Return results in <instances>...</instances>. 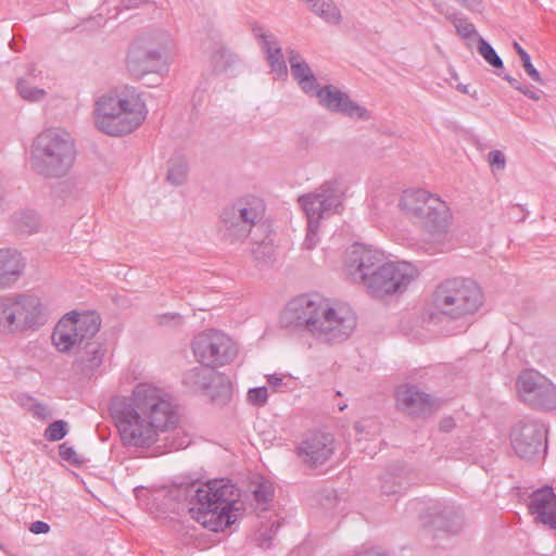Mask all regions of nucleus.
Returning a JSON list of instances; mask_svg holds the SVG:
<instances>
[{"label":"nucleus","instance_id":"1","mask_svg":"<svg viewBox=\"0 0 556 556\" xmlns=\"http://www.w3.org/2000/svg\"><path fill=\"white\" fill-rule=\"evenodd\" d=\"M110 414L122 442L134 447L151 446L159 432L174 429L179 421L172 395L147 382L135 386L130 395L113 397Z\"/></svg>","mask_w":556,"mask_h":556},{"label":"nucleus","instance_id":"2","mask_svg":"<svg viewBox=\"0 0 556 556\" xmlns=\"http://www.w3.org/2000/svg\"><path fill=\"white\" fill-rule=\"evenodd\" d=\"M279 323L290 332L324 343H339L352 333L356 318L349 307L333 306L317 294H303L287 303Z\"/></svg>","mask_w":556,"mask_h":556},{"label":"nucleus","instance_id":"3","mask_svg":"<svg viewBox=\"0 0 556 556\" xmlns=\"http://www.w3.org/2000/svg\"><path fill=\"white\" fill-rule=\"evenodd\" d=\"M344 270L353 282L362 285L377 299L403 293L418 277L413 264L388 262L383 252L362 243H355L346 251Z\"/></svg>","mask_w":556,"mask_h":556},{"label":"nucleus","instance_id":"4","mask_svg":"<svg viewBox=\"0 0 556 556\" xmlns=\"http://www.w3.org/2000/svg\"><path fill=\"white\" fill-rule=\"evenodd\" d=\"M175 488L176 496L189 503L193 518L205 528L217 532L235 523L238 493L230 480L181 482Z\"/></svg>","mask_w":556,"mask_h":556},{"label":"nucleus","instance_id":"5","mask_svg":"<svg viewBox=\"0 0 556 556\" xmlns=\"http://www.w3.org/2000/svg\"><path fill=\"white\" fill-rule=\"evenodd\" d=\"M147 116L141 94L134 88L111 91L94 103L93 119L98 130L121 137L132 132Z\"/></svg>","mask_w":556,"mask_h":556},{"label":"nucleus","instance_id":"6","mask_svg":"<svg viewBox=\"0 0 556 556\" xmlns=\"http://www.w3.org/2000/svg\"><path fill=\"white\" fill-rule=\"evenodd\" d=\"M75 157L74 139L62 128H48L41 131L31 146V167L46 178L65 176L74 165Z\"/></svg>","mask_w":556,"mask_h":556},{"label":"nucleus","instance_id":"7","mask_svg":"<svg viewBox=\"0 0 556 556\" xmlns=\"http://www.w3.org/2000/svg\"><path fill=\"white\" fill-rule=\"evenodd\" d=\"M482 305V289L468 278L445 279L437 286L432 294L434 312L450 319L472 316Z\"/></svg>","mask_w":556,"mask_h":556},{"label":"nucleus","instance_id":"8","mask_svg":"<svg viewBox=\"0 0 556 556\" xmlns=\"http://www.w3.org/2000/svg\"><path fill=\"white\" fill-rule=\"evenodd\" d=\"M47 320V308L37 295L21 293L0 296V333L35 331Z\"/></svg>","mask_w":556,"mask_h":556},{"label":"nucleus","instance_id":"9","mask_svg":"<svg viewBox=\"0 0 556 556\" xmlns=\"http://www.w3.org/2000/svg\"><path fill=\"white\" fill-rule=\"evenodd\" d=\"M265 204L256 197L242 198L227 206L220 214L219 232L222 238L230 243L242 242L253 229L266 232L263 222Z\"/></svg>","mask_w":556,"mask_h":556},{"label":"nucleus","instance_id":"10","mask_svg":"<svg viewBox=\"0 0 556 556\" xmlns=\"http://www.w3.org/2000/svg\"><path fill=\"white\" fill-rule=\"evenodd\" d=\"M170 42V37L165 31L140 37L129 47L126 59L127 71L136 78L167 71L166 52Z\"/></svg>","mask_w":556,"mask_h":556},{"label":"nucleus","instance_id":"11","mask_svg":"<svg viewBox=\"0 0 556 556\" xmlns=\"http://www.w3.org/2000/svg\"><path fill=\"white\" fill-rule=\"evenodd\" d=\"M520 400L538 410L556 409V386L534 369L521 371L516 380Z\"/></svg>","mask_w":556,"mask_h":556},{"label":"nucleus","instance_id":"12","mask_svg":"<svg viewBox=\"0 0 556 556\" xmlns=\"http://www.w3.org/2000/svg\"><path fill=\"white\" fill-rule=\"evenodd\" d=\"M192 351L199 363L211 368L230 363L237 354L232 340L217 330L203 331L194 337Z\"/></svg>","mask_w":556,"mask_h":556},{"label":"nucleus","instance_id":"13","mask_svg":"<svg viewBox=\"0 0 556 556\" xmlns=\"http://www.w3.org/2000/svg\"><path fill=\"white\" fill-rule=\"evenodd\" d=\"M343 192L338 181L323 184L315 191L303 194L299 203L308 222L319 223L320 219L336 213L342 203Z\"/></svg>","mask_w":556,"mask_h":556},{"label":"nucleus","instance_id":"14","mask_svg":"<svg viewBox=\"0 0 556 556\" xmlns=\"http://www.w3.org/2000/svg\"><path fill=\"white\" fill-rule=\"evenodd\" d=\"M182 382L193 392L204 393L212 400L226 401L231 394V384L228 377L204 365L186 371Z\"/></svg>","mask_w":556,"mask_h":556},{"label":"nucleus","instance_id":"15","mask_svg":"<svg viewBox=\"0 0 556 556\" xmlns=\"http://www.w3.org/2000/svg\"><path fill=\"white\" fill-rule=\"evenodd\" d=\"M547 430L538 422H518L511 433L510 442L515 453L526 459H532L546 453Z\"/></svg>","mask_w":556,"mask_h":556},{"label":"nucleus","instance_id":"16","mask_svg":"<svg viewBox=\"0 0 556 556\" xmlns=\"http://www.w3.org/2000/svg\"><path fill=\"white\" fill-rule=\"evenodd\" d=\"M316 97L318 104L332 113H339L344 116L367 121L370 114L366 108L354 102L350 96L332 85L315 87L314 92L308 94Z\"/></svg>","mask_w":556,"mask_h":556},{"label":"nucleus","instance_id":"17","mask_svg":"<svg viewBox=\"0 0 556 556\" xmlns=\"http://www.w3.org/2000/svg\"><path fill=\"white\" fill-rule=\"evenodd\" d=\"M463 526V514L454 505L437 504L429 508L425 532L435 539L437 532L456 533Z\"/></svg>","mask_w":556,"mask_h":556},{"label":"nucleus","instance_id":"18","mask_svg":"<svg viewBox=\"0 0 556 556\" xmlns=\"http://www.w3.org/2000/svg\"><path fill=\"white\" fill-rule=\"evenodd\" d=\"M334 452L333 437L330 433L314 432L307 435L298 447L302 462L311 467L323 465Z\"/></svg>","mask_w":556,"mask_h":556},{"label":"nucleus","instance_id":"19","mask_svg":"<svg viewBox=\"0 0 556 556\" xmlns=\"http://www.w3.org/2000/svg\"><path fill=\"white\" fill-rule=\"evenodd\" d=\"M395 399L397 407L413 416H425L433 409V399L420 392L415 386L404 384L396 389Z\"/></svg>","mask_w":556,"mask_h":556},{"label":"nucleus","instance_id":"20","mask_svg":"<svg viewBox=\"0 0 556 556\" xmlns=\"http://www.w3.org/2000/svg\"><path fill=\"white\" fill-rule=\"evenodd\" d=\"M528 508L535 520L556 530V494L551 486H544L532 492Z\"/></svg>","mask_w":556,"mask_h":556},{"label":"nucleus","instance_id":"21","mask_svg":"<svg viewBox=\"0 0 556 556\" xmlns=\"http://www.w3.org/2000/svg\"><path fill=\"white\" fill-rule=\"evenodd\" d=\"M25 260L14 249H0V289L11 288L23 275Z\"/></svg>","mask_w":556,"mask_h":556},{"label":"nucleus","instance_id":"22","mask_svg":"<svg viewBox=\"0 0 556 556\" xmlns=\"http://www.w3.org/2000/svg\"><path fill=\"white\" fill-rule=\"evenodd\" d=\"M435 198L437 195L424 189H408L403 192L399 206L407 215L420 223L429 211L430 200H435Z\"/></svg>","mask_w":556,"mask_h":556},{"label":"nucleus","instance_id":"23","mask_svg":"<svg viewBox=\"0 0 556 556\" xmlns=\"http://www.w3.org/2000/svg\"><path fill=\"white\" fill-rule=\"evenodd\" d=\"M430 204L432 205L419 224L430 233L446 232L452 218L450 207L439 197L430 200Z\"/></svg>","mask_w":556,"mask_h":556},{"label":"nucleus","instance_id":"24","mask_svg":"<svg viewBox=\"0 0 556 556\" xmlns=\"http://www.w3.org/2000/svg\"><path fill=\"white\" fill-rule=\"evenodd\" d=\"M287 53L291 74L301 87L302 91L305 94L314 92L315 87H318V81L307 62L293 49H288Z\"/></svg>","mask_w":556,"mask_h":556},{"label":"nucleus","instance_id":"25","mask_svg":"<svg viewBox=\"0 0 556 556\" xmlns=\"http://www.w3.org/2000/svg\"><path fill=\"white\" fill-rule=\"evenodd\" d=\"M68 318L75 332H77L78 346L87 341H99L94 337L100 330L101 318L96 312L73 313V316Z\"/></svg>","mask_w":556,"mask_h":556},{"label":"nucleus","instance_id":"26","mask_svg":"<svg viewBox=\"0 0 556 556\" xmlns=\"http://www.w3.org/2000/svg\"><path fill=\"white\" fill-rule=\"evenodd\" d=\"M78 348L76 366L85 374L91 375L103 362L105 350L100 341H87Z\"/></svg>","mask_w":556,"mask_h":556},{"label":"nucleus","instance_id":"27","mask_svg":"<svg viewBox=\"0 0 556 556\" xmlns=\"http://www.w3.org/2000/svg\"><path fill=\"white\" fill-rule=\"evenodd\" d=\"M262 238H258L256 232H253L251 242V253L254 261L258 264H270L276 261V251L274 240L270 238L268 226L266 232L261 231Z\"/></svg>","mask_w":556,"mask_h":556},{"label":"nucleus","instance_id":"28","mask_svg":"<svg viewBox=\"0 0 556 556\" xmlns=\"http://www.w3.org/2000/svg\"><path fill=\"white\" fill-rule=\"evenodd\" d=\"M52 341L60 352H67L73 346H78L77 332H75L70 318H63L58 323L52 333Z\"/></svg>","mask_w":556,"mask_h":556},{"label":"nucleus","instance_id":"29","mask_svg":"<svg viewBox=\"0 0 556 556\" xmlns=\"http://www.w3.org/2000/svg\"><path fill=\"white\" fill-rule=\"evenodd\" d=\"M251 30L266 56L281 49L276 35L270 33L265 26L255 23L252 25Z\"/></svg>","mask_w":556,"mask_h":556},{"label":"nucleus","instance_id":"30","mask_svg":"<svg viewBox=\"0 0 556 556\" xmlns=\"http://www.w3.org/2000/svg\"><path fill=\"white\" fill-rule=\"evenodd\" d=\"M311 12L328 24L338 25L342 21L341 11L333 0H320Z\"/></svg>","mask_w":556,"mask_h":556},{"label":"nucleus","instance_id":"31","mask_svg":"<svg viewBox=\"0 0 556 556\" xmlns=\"http://www.w3.org/2000/svg\"><path fill=\"white\" fill-rule=\"evenodd\" d=\"M15 227L24 233L37 232L40 228V218L34 210H23L13 215Z\"/></svg>","mask_w":556,"mask_h":556},{"label":"nucleus","instance_id":"32","mask_svg":"<svg viewBox=\"0 0 556 556\" xmlns=\"http://www.w3.org/2000/svg\"><path fill=\"white\" fill-rule=\"evenodd\" d=\"M238 61V55L229 48L219 46L217 47L212 56L211 64L215 73H224Z\"/></svg>","mask_w":556,"mask_h":556},{"label":"nucleus","instance_id":"33","mask_svg":"<svg viewBox=\"0 0 556 556\" xmlns=\"http://www.w3.org/2000/svg\"><path fill=\"white\" fill-rule=\"evenodd\" d=\"M408 481L391 471L386 472L381 479V491L387 495H396L406 490Z\"/></svg>","mask_w":556,"mask_h":556},{"label":"nucleus","instance_id":"34","mask_svg":"<svg viewBox=\"0 0 556 556\" xmlns=\"http://www.w3.org/2000/svg\"><path fill=\"white\" fill-rule=\"evenodd\" d=\"M188 177V164L182 159H173L169 161L167 170V180L174 186H180L186 182Z\"/></svg>","mask_w":556,"mask_h":556},{"label":"nucleus","instance_id":"35","mask_svg":"<svg viewBox=\"0 0 556 556\" xmlns=\"http://www.w3.org/2000/svg\"><path fill=\"white\" fill-rule=\"evenodd\" d=\"M253 497L261 509H266L274 496V488L269 481L260 480L252 489Z\"/></svg>","mask_w":556,"mask_h":556},{"label":"nucleus","instance_id":"36","mask_svg":"<svg viewBox=\"0 0 556 556\" xmlns=\"http://www.w3.org/2000/svg\"><path fill=\"white\" fill-rule=\"evenodd\" d=\"M16 89L21 98L28 102L41 101L47 94L45 89L33 86L26 78L17 80Z\"/></svg>","mask_w":556,"mask_h":556},{"label":"nucleus","instance_id":"37","mask_svg":"<svg viewBox=\"0 0 556 556\" xmlns=\"http://www.w3.org/2000/svg\"><path fill=\"white\" fill-rule=\"evenodd\" d=\"M478 51L480 55L494 68H503L504 64L502 59L498 56L493 47L484 40L482 37H479L478 40Z\"/></svg>","mask_w":556,"mask_h":556},{"label":"nucleus","instance_id":"38","mask_svg":"<svg viewBox=\"0 0 556 556\" xmlns=\"http://www.w3.org/2000/svg\"><path fill=\"white\" fill-rule=\"evenodd\" d=\"M513 47L517 54L519 55L522 63V67L527 75L535 83L542 84V77L539 71L533 66L528 52L517 41L514 42Z\"/></svg>","mask_w":556,"mask_h":556},{"label":"nucleus","instance_id":"39","mask_svg":"<svg viewBox=\"0 0 556 556\" xmlns=\"http://www.w3.org/2000/svg\"><path fill=\"white\" fill-rule=\"evenodd\" d=\"M446 18L453 23L457 34L460 37L470 38L471 36L477 34L475 25L470 23L467 18L460 17L456 13L446 14Z\"/></svg>","mask_w":556,"mask_h":556},{"label":"nucleus","instance_id":"40","mask_svg":"<svg viewBox=\"0 0 556 556\" xmlns=\"http://www.w3.org/2000/svg\"><path fill=\"white\" fill-rule=\"evenodd\" d=\"M68 432V424L64 420H55L51 422L45 430V438L54 442L62 440Z\"/></svg>","mask_w":556,"mask_h":556},{"label":"nucleus","instance_id":"41","mask_svg":"<svg viewBox=\"0 0 556 556\" xmlns=\"http://www.w3.org/2000/svg\"><path fill=\"white\" fill-rule=\"evenodd\" d=\"M270 70L279 76L287 75V64L283 59L282 49L276 50L274 53L266 56Z\"/></svg>","mask_w":556,"mask_h":556},{"label":"nucleus","instance_id":"42","mask_svg":"<svg viewBox=\"0 0 556 556\" xmlns=\"http://www.w3.org/2000/svg\"><path fill=\"white\" fill-rule=\"evenodd\" d=\"M318 229H319V223L307 220V231H306L305 239L303 241L304 249L313 250L317 247V243L319 241Z\"/></svg>","mask_w":556,"mask_h":556},{"label":"nucleus","instance_id":"43","mask_svg":"<svg viewBox=\"0 0 556 556\" xmlns=\"http://www.w3.org/2000/svg\"><path fill=\"white\" fill-rule=\"evenodd\" d=\"M59 455L63 460L72 465H80L83 463V458L67 442H64L59 446Z\"/></svg>","mask_w":556,"mask_h":556},{"label":"nucleus","instance_id":"44","mask_svg":"<svg viewBox=\"0 0 556 556\" xmlns=\"http://www.w3.org/2000/svg\"><path fill=\"white\" fill-rule=\"evenodd\" d=\"M488 163L493 173L503 172L506 167L505 154L500 150H492L488 154Z\"/></svg>","mask_w":556,"mask_h":556},{"label":"nucleus","instance_id":"45","mask_svg":"<svg viewBox=\"0 0 556 556\" xmlns=\"http://www.w3.org/2000/svg\"><path fill=\"white\" fill-rule=\"evenodd\" d=\"M278 529H279V523L273 522L268 529H265L264 531L261 530L256 536V541H257L258 545L262 548L270 547L273 538L277 533Z\"/></svg>","mask_w":556,"mask_h":556},{"label":"nucleus","instance_id":"46","mask_svg":"<svg viewBox=\"0 0 556 556\" xmlns=\"http://www.w3.org/2000/svg\"><path fill=\"white\" fill-rule=\"evenodd\" d=\"M268 399L266 387L252 388L248 392V400L254 406H263Z\"/></svg>","mask_w":556,"mask_h":556},{"label":"nucleus","instance_id":"47","mask_svg":"<svg viewBox=\"0 0 556 556\" xmlns=\"http://www.w3.org/2000/svg\"><path fill=\"white\" fill-rule=\"evenodd\" d=\"M181 315L177 313H166L157 316V321L161 326L176 327L181 324Z\"/></svg>","mask_w":556,"mask_h":556},{"label":"nucleus","instance_id":"48","mask_svg":"<svg viewBox=\"0 0 556 556\" xmlns=\"http://www.w3.org/2000/svg\"><path fill=\"white\" fill-rule=\"evenodd\" d=\"M31 412L35 417L46 420L51 417V412L46 404L36 403L31 406Z\"/></svg>","mask_w":556,"mask_h":556},{"label":"nucleus","instance_id":"49","mask_svg":"<svg viewBox=\"0 0 556 556\" xmlns=\"http://www.w3.org/2000/svg\"><path fill=\"white\" fill-rule=\"evenodd\" d=\"M28 529L34 534H46L50 531V526L46 521L37 520L31 522Z\"/></svg>","mask_w":556,"mask_h":556},{"label":"nucleus","instance_id":"50","mask_svg":"<svg viewBox=\"0 0 556 556\" xmlns=\"http://www.w3.org/2000/svg\"><path fill=\"white\" fill-rule=\"evenodd\" d=\"M462 7L471 11L480 12L482 10V0H456Z\"/></svg>","mask_w":556,"mask_h":556},{"label":"nucleus","instance_id":"51","mask_svg":"<svg viewBox=\"0 0 556 556\" xmlns=\"http://www.w3.org/2000/svg\"><path fill=\"white\" fill-rule=\"evenodd\" d=\"M149 0H122L121 7L125 10H131L147 4Z\"/></svg>","mask_w":556,"mask_h":556},{"label":"nucleus","instance_id":"52","mask_svg":"<svg viewBox=\"0 0 556 556\" xmlns=\"http://www.w3.org/2000/svg\"><path fill=\"white\" fill-rule=\"evenodd\" d=\"M8 208L7 202V188L2 179H0V214L4 213Z\"/></svg>","mask_w":556,"mask_h":556},{"label":"nucleus","instance_id":"53","mask_svg":"<svg viewBox=\"0 0 556 556\" xmlns=\"http://www.w3.org/2000/svg\"><path fill=\"white\" fill-rule=\"evenodd\" d=\"M86 25H90L89 27L99 28L105 24V18L99 14L93 17H89L84 22Z\"/></svg>","mask_w":556,"mask_h":556},{"label":"nucleus","instance_id":"54","mask_svg":"<svg viewBox=\"0 0 556 556\" xmlns=\"http://www.w3.org/2000/svg\"><path fill=\"white\" fill-rule=\"evenodd\" d=\"M455 420L452 417H444L439 425L440 430L443 432L452 431L455 428Z\"/></svg>","mask_w":556,"mask_h":556},{"label":"nucleus","instance_id":"55","mask_svg":"<svg viewBox=\"0 0 556 556\" xmlns=\"http://www.w3.org/2000/svg\"><path fill=\"white\" fill-rule=\"evenodd\" d=\"M267 382L275 391H278L282 386V377L278 375H269L267 377Z\"/></svg>","mask_w":556,"mask_h":556},{"label":"nucleus","instance_id":"56","mask_svg":"<svg viewBox=\"0 0 556 556\" xmlns=\"http://www.w3.org/2000/svg\"><path fill=\"white\" fill-rule=\"evenodd\" d=\"M502 77H503V79H505L507 83H509V85H510L513 88H515L516 90H518V91L522 90V86H523V85H522L518 79L514 78L513 76H510V75H508V74H505V75H503Z\"/></svg>","mask_w":556,"mask_h":556},{"label":"nucleus","instance_id":"57","mask_svg":"<svg viewBox=\"0 0 556 556\" xmlns=\"http://www.w3.org/2000/svg\"><path fill=\"white\" fill-rule=\"evenodd\" d=\"M354 556H390V555L381 549L372 548V549H367L362 553H358Z\"/></svg>","mask_w":556,"mask_h":556},{"label":"nucleus","instance_id":"58","mask_svg":"<svg viewBox=\"0 0 556 556\" xmlns=\"http://www.w3.org/2000/svg\"><path fill=\"white\" fill-rule=\"evenodd\" d=\"M520 92L531 100H540L539 92L530 90L527 86H522V90H520Z\"/></svg>","mask_w":556,"mask_h":556},{"label":"nucleus","instance_id":"59","mask_svg":"<svg viewBox=\"0 0 556 556\" xmlns=\"http://www.w3.org/2000/svg\"><path fill=\"white\" fill-rule=\"evenodd\" d=\"M457 90H459L460 92L463 93H469V90H468V86L467 85H463V84H459L457 85Z\"/></svg>","mask_w":556,"mask_h":556},{"label":"nucleus","instance_id":"60","mask_svg":"<svg viewBox=\"0 0 556 556\" xmlns=\"http://www.w3.org/2000/svg\"><path fill=\"white\" fill-rule=\"evenodd\" d=\"M40 73H41V72H37V70H36L35 67H31V68H29V71H28V75H29L30 77H34V78H36Z\"/></svg>","mask_w":556,"mask_h":556},{"label":"nucleus","instance_id":"61","mask_svg":"<svg viewBox=\"0 0 556 556\" xmlns=\"http://www.w3.org/2000/svg\"><path fill=\"white\" fill-rule=\"evenodd\" d=\"M330 498H333V500L336 498L333 491H328L327 492V500H330Z\"/></svg>","mask_w":556,"mask_h":556},{"label":"nucleus","instance_id":"62","mask_svg":"<svg viewBox=\"0 0 556 556\" xmlns=\"http://www.w3.org/2000/svg\"><path fill=\"white\" fill-rule=\"evenodd\" d=\"M346 406H348L346 404L339 405V409H340V410H343Z\"/></svg>","mask_w":556,"mask_h":556},{"label":"nucleus","instance_id":"63","mask_svg":"<svg viewBox=\"0 0 556 556\" xmlns=\"http://www.w3.org/2000/svg\"><path fill=\"white\" fill-rule=\"evenodd\" d=\"M355 429H356L357 431H361V426H359V424H356V425H355Z\"/></svg>","mask_w":556,"mask_h":556}]
</instances>
